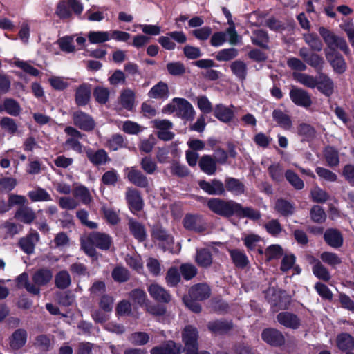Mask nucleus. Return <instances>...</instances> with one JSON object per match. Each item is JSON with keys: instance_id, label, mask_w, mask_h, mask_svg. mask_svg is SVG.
Returning <instances> with one entry per match:
<instances>
[{"instance_id": "1", "label": "nucleus", "mask_w": 354, "mask_h": 354, "mask_svg": "<svg viewBox=\"0 0 354 354\" xmlns=\"http://www.w3.org/2000/svg\"><path fill=\"white\" fill-rule=\"evenodd\" d=\"M82 248L84 252L91 257H97L95 248L102 250H108L112 244L111 237L105 233L93 232L84 239L82 240Z\"/></svg>"}, {"instance_id": "2", "label": "nucleus", "mask_w": 354, "mask_h": 354, "mask_svg": "<svg viewBox=\"0 0 354 354\" xmlns=\"http://www.w3.org/2000/svg\"><path fill=\"white\" fill-rule=\"evenodd\" d=\"M237 204L234 201L219 198H210L207 203L208 208L212 212L227 218L236 215Z\"/></svg>"}, {"instance_id": "3", "label": "nucleus", "mask_w": 354, "mask_h": 354, "mask_svg": "<svg viewBox=\"0 0 354 354\" xmlns=\"http://www.w3.org/2000/svg\"><path fill=\"white\" fill-rule=\"evenodd\" d=\"M319 33L328 46V48L325 49V50H336V48H339L346 55L349 53V48L346 41L342 37L335 35L324 27L319 28Z\"/></svg>"}, {"instance_id": "4", "label": "nucleus", "mask_w": 354, "mask_h": 354, "mask_svg": "<svg viewBox=\"0 0 354 354\" xmlns=\"http://www.w3.org/2000/svg\"><path fill=\"white\" fill-rule=\"evenodd\" d=\"M319 33L328 46V48L325 49V50H336V48H339L346 55L349 53V48L346 41L342 37L335 35L324 27L319 28Z\"/></svg>"}, {"instance_id": "5", "label": "nucleus", "mask_w": 354, "mask_h": 354, "mask_svg": "<svg viewBox=\"0 0 354 354\" xmlns=\"http://www.w3.org/2000/svg\"><path fill=\"white\" fill-rule=\"evenodd\" d=\"M198 331L192 326H187L183 332L185 354H196L198 351Z\"/></svg>"}, {"instance_id": "6", "label": "nucleus", "mask_w": 354, "mask_h": 354, "mask_svg": "<svg viewBox=\"0 0 354 354\" xmlns=\"http://www.w3.org/2000/svg\"><path fill=\"white\" fill-rule=\"evenodd\" d=\"M151 122L153 127L158 130L156 136L160 140L169 141L174 138L175 134L170 131L173 127V123L171 121L158 119Z\"/></svg>"}, {"instance_id": "7", "label": "nucleus", "mask_w": 354, "mask_h": 354, "mask_svg": "<svg viewBox=\"0 0 354 354\" xmlns=\"http://www.w3.org/2000/svg\"><path fill=\"white\" fill-rule=\"evenodd\" d=\"M72 118L73 124L84 131H92L95 127V122L93 118L82 111H75L72 115Z\"/></svg>"}, {"instance_id": "8", "label": "nucleus", "mask_w": 354, "mask_h": 354, "mask_svg": "<svg viewBox=\"0 0 354 354\" xmlns=\"http://www.w3.org/2000/svg\"><path fill=\"white\" fill-rule=\"evenodd\" d=\"M183 226L188 230L203 232L207 228V223L203 218L198 214H187L183 221Z\"/></svg>"}, {"instance_id": "9", "label": "nucleus", "mask_w": 354, "mask_h": 354, "mask_svg": "<svg viewBox=\"0 0 354 354\" xmlns=\"http://www.w3.org/2000/svg\"><path fill=\"white\" fill-rule=\"evenodd\" d=\"M324 52L327 61L336 73L342 74L346 71L347 64L343 57L337 50H324Z\"/></svg>"}, {"instance_id": "10", "label": "nucleus", "mask_w": 354, "mask_h": 354, "mask_svg": "<svg viewBox=\"0 0 354 354\" xmlns=\"http://www.w3.org/2000/svg\"><path fill=\"white\" fill-rule=\"evenodd\" d=\"M299 55L307 64L314 68L316 71H319L323 68L324 64V59L319 55L310 52L307 48H301L299 51Z\"/></svg>"}, {"instance_id": "11", "label": "nucleus", "mask_w": 354, "mask_h": 354, "mask_svg": "<svg viewBox=\"0 0 354 354\" xmlns=\"http://www.w3.org/2000/svg\"><path fill=\"white\" fill-rule=\"evenodd\" d=\"M173 102L176 104V115L186 120H192L194 118L195 111L192 105L185 99L175 97Z\"/></svg>"}, {"instance_id": "12", "label": "nucleus", "mask_w": 354, "mask_h": 354, "mask_svg": "<svg viewBox=\"0 0 354 354\" xmlns=\"http://www.w3.org/2000/svg\"><path fill=\"white\" fill-rule=\"evenodd\" d=\"M40 237L37 232L30 230L28 234L19 240L20 248L26 254H32L37 243L39 241Z\"/></svg>"}, {"instance_id": "13", "label": "nucleus", "mask_w": 354, "mask_h": 354, "mask_svg": "<svg viewBox=\"0 0 354 354\" xmlns=\"http://www.w3.org/2000/svg\"><path fill=\"white\" fill-rule=\"evenodd\" d=\"M64 131L69 136L65 142V145L79 153H82V145L78 139L82 138L83 135L72 127H66Z\"/></svg>"}, {"instance_id": "14", "label": "nucleus", "mask_w": 354, "mask_h": 354, "mask_svg": "<svg viewBox=\"0 0 354 354\" xmlns=\"http://www.w3.org/2000/svg\"><path fill=\"white\" fill-rule=\"evenodd\" d=\"M261 337L266 343L274 346H280L285 344V337L283 333L275 328L263 330Z\"/></svg>"}, {"instance_id": "15", "label": "nucleus", "mask_w": 354, "mask_h": 354, "mask_svg": "<svg viewBox=\"0 0 354 354\" xmlns=\"http://www.w3.org/2000/svg\"><path fill=\"white\" fill-rule=\"evenodd\" d=\"M199 187L209 195H225V189L224 184L216 179H214L210 182L205 180H200L198 182Z\"/></svg>"}, {"instance_id": "16", "label": "nucleus", "mask_w": 354, "mask_h": 354, "mask_svg": "<svg viewBox=\"0 0 354 354\" xmlns=\"http://www.w3.org/2000/svg\"><path fill=\"white\" fill-rule=\"evenodd\" d=\"M127 179L136 187L147 188L149 187V180L147 177L139 169L135 167L127 169Z\"/></svg>"}, {"instance_id": "17", "label": "nucleus", "mask_w": 354, "mask_h": 354, "mask_svg": "<svg viewBox=\"0 0 354 354\" xmlns=\"http://www.w3.org/2000/svg\"><path fill=\"white\" fill-rule=\"evenodd\" d=\"M85 153L88 160L95 166L103 165L110 161L108 153L103 149L95 151L88 148L85 149Z\"/></svg>"}, {"instance_id": "18", "label": "nucleus", "mask_w": 354, "mask_h": 354, "mask_svg": "<svg viewBox=\"0 0 354 354\" xmlns=\"http://www.w3.org/2000/svg\"><path fill=\"white\" fill-rule=\"evenodd\" d=\"M290 97L298 106L308 107L312 104L308 93L301 88H292L290 91Z\"/></svg>"}, {"instance_id": "19", "label": "nucleus", "mask_w": 354, "mask_h": 354, "mask_svg": "<svg viewBox=\"0 0 354 354\" xmlns=\"http://www.w3.org/2000/svg\"><path fill=\"white\" fill-rule=\"evenodd\" d=\"M234 106H226L224 104H216L214 108V115L220 121L224 123H229L234 118Z\"/></svg>"}, {"instance_id": "20", "label": "nucleus", "mask_w": 354, "mask_h": 354, "mask_svg": "<svg viewBox=\"0 0 354 354\" xmlns=\"http://www.w3.org/2000/svg\"><path fill=\"white\" fill-rule=\"evenodd\" d=\"M277 322L286 328L297 329L300 326L299 317L290 312H281L277 315Z\"/></svg>"}, {"instance_id": "21", "label": "nucleus", "mask_w": 354, "mask_h": 354, "mask_svg": "<svg viewBox=\"0 0 354 354\" xmlns=\"http://www.w3.org/2000/svg\"><path fill=\"white\" fill-rule=\"evenodd\" d=\"M211 290L206 283L196 284L189 290V297L194 300L203 301L210 297Z\"/></svg>"}, {"instance_id": "22", "label": "nucleus", "mask_w": 354, "mask_h": 354, "mask_svg": "<svg viewBox=\"0 0 354 354\" xmlns=\"http://www.w3.org/2000/svg\"><path fill=\"white\" fill-rule=\"evenodd\" d=\"M27 332L25 329L19 328L14 331L9 337V345L14 351L21 348L26 343Z\"/></svg>"}, {"instance_id": "23", "label": "nucleus", "mask_w": 354, "mask_h": 354, "mask_svg": "<svg viewBox=\"0 0 354 354\" xmlns=\"http://www.w3.org/2000/svg\"><path fill=\"white\" fill-rule=\"evenodd\" d=\"M317 88L324 95L329 97L334 92V82L327 75L319 73L317 77Z\"/></svg>"}, {"instance_id": "24", "label": "nucleus", "mask_w": 354, "mask_h": 354, "mask_svg": "<svg viewBox=\"0 0 354 354\" xmlns=\"http://www.w3.org/2000/svg\"><path fill=\"white\" fill-rule=\"evenodd\" d=\"M148 292L150 296L158 302L168 303L171 300L170 294L158 284H151L148 288Z\"/></svg>"}, {"instance_id": "25", "label": "nucleus", "mask_w": 354, "mask_h": 354, "mask_svg": "<svg viewBox=\"0 0 354 354\" xmlns=\"http://www.w3.org/2000/svg\"><path fill=\"white\" fill-rule=\"evenodd\" d=\"M180 352L181 346L173 341H168L159 346L153 347L150 351L151 354H180Z\"/></svg>"}, {"instance_id": "26", "label": "nucleus", "mask_w": 354, "mask_h": 354, "mask_svg": "<svg viewBox=\"0 0 354 354\" xmlns=\"http://www.w3.org/2000/svg\"><path fill=\"white\" fill-rule=\"evenodd\" d=\"M126 198L132 210L140 211L143 206V201L139 191L129 188L126 192Z\"/></svg>"}, {"instance_id": "27", "label": "nucleus", "mask_w": 354, "mask_h": 354, "mask_svg": "<svg viewBox=\"0 0 354 354\" xmlns=\"http://www.w3.org/2000/svg\"><path fill=\"white\" fill-rule=\"evenodd\" d=\"M207 328L215 334H224L233 328V324L230 321L215 320L208 322Z\"/></svg>"}, {"instance_id": "28", "label": "nucleus", "mask_w": 354, "mask_h": 354, "mask_svg": "<svg viewBox=\"0 0 354 354\" xmlns=\"http://www.w3.org/2000/svg\"><path fill=\"white\" fill-rule=\"evenodd\" d=\"M91 86L86 84L80 85L75 90V100L78 106L86 105L91 98Z\"/></svg>"}, {"instance_id": "29", "label": "nucleus", "mask_w": 354, "mask_h": 354, "mask_svg": "<svg viewBox=\"0 0 354 354\" xmlns=\"http://www.w3.org/2000/svg\"><path fill=\"white\" fill-rule=\"evenodd\" d=\"M194 259L198 266L204 268L210 267L213 262L212 254L207 248L197 249Z\"/></svg>"}, {"instance_id": "30", "label": "nucleus", "mask_w": 354, "mask_h": 354, "mask_svg": "<svg viewBox=\"0 0 354 354\" xmlns=\"http://www.w3.org/2000/svg\"><path fill=\"white\" fill-rule=\"evenodd\" d=\"M337 347L342 351H349L354 349V337L347 333H342L336 337Z\"/></svg>"}, {"instance_id": "31", "label": "nucleus", "mask_w": 354, "mask_h": 354, "mask_svg": "<svg viewBox=\"0 0 354 354\" xmlns=\"http://www.w3.org/2000/svg\"><path fill=\"white\" fill-rule=\"evenodd\" d=\"M325 241L331 247L337 248L343 244V237L341 233L335 229H328L324 234Z\"/></svg>"}, {"instance_id": "32", "label": "nucleus", "mask_w": 354, "mask_h": 354, "mask_svg": "<svg viewBox=\"0 0 354 354\" xmlns=\"http://www.w3.org/2000/svg\"><path fill=\"white\" fill-rule=\"evenodd\" d=\"M15 218L24 223L30 224L36 218V214L32 208L22 206L16 211Z\"/></svg>"}, {"instance_id": "33", "label": "nucleus", "mask_w": 354, "mask_h": 354, "mask_svg": "<svg viewBox=\"0 0 354 354\" xmlns=\"http://www.w3.org/2000/svg\"><path fill=\"white\" fill-rule=\"evenodd\" d=\"M53 278L52 271L46 268L37 270L32 276V280L38 286L48 284Z\"/></svg>"}, {"instance_id": "34", "label": "nucleus", "mask_w": 354, "mask_h": 354, "mask_svg": "<svg viewBox=\"0 0 354 354\" xmlns=\"http://www.w3.org/2000/svg\"><path fill=\"white\" fill-rule=\"evenodd\" d=\"M198 165L200 169L208 175L214 174L217 169L215 159L209 155L203 156L199 160Z\"/></svg>"}, {"instance_id": "35", "label": "nucleus", "mask_w": 354, "mask_h": 354, "mask_svg": "<svg viewBox=\"0 0 354 354\" xmlns=\"http://www.w3.org/2000/svg\"><path fill=\"white\" fill-rule=\"evenodd\" d=\"M230 67L233 75L240 81L245 80L248 75V66L243 61L240 59L234 61Z\"/></svg>"}, {"instance_id": "36", "label": "nucleus", "mask_w": 354, "mask_h": 354, "mask_svg": "<svg viewBox=\"0 0 354 354\" xmlns=\"http://www.w3.org/2000/svg\"><path fill=\"white\" fill-rule=\"evenodd\" d=\"M226 189L234 195H241L245 192V185L239 179L228 177L225 180Z\"/></svg>"}, {"instance_id": "37", "label": "nucleus", "mask_w": 354, "mask_h": 354, "mask_svg": "<svg viewBox=\"0 0 354 354\" xmlns=\"http://www.w3.org/2000/svg\"><path fill=\"white\" fill-rule=\"evenodd\" d=\"M236 215L241 218H248L253 221H258L261 216L259 211L250 207H244L240 203L237 204Z\"/></svg>"}, {"instance_id": "38", "label": "nucleus", "mask_w": 354, "mask_h": 354, "mask_svg": "<svg viewBox=\"0 0 354 354\" xmlns=\"http://www.w3.org/2000/svg\"><path fill=\"white\" fill-rule=\"evenodd\" d=\"M274 209L282 216H288L294 214L295 207L290 201L280 198L276 201Z\"/></svg>"}, {"instance_id": "39", "label": "nucleus", "mask_w": 354, "mask_h": 354, "mask_svg": "<svg viewBox=\"0 0 354 354\" xmlns=\"http://www.w3.org/2000/svg\"><path fill=\"white\" fill-rule=\"evenodd\" d=\"M148 95L151 98L167 99L169 97L167 84L162 82H160L151 88L149 91Z\"/></svg>"}, {"instance_id": "40", "label": "nucleus", "mask_w": 354, "mask_h": 354, "mask_svg": "<svg viewBox=\"0 0 354 354\" xmlns=\"http://www.w3.org/2000/svg\"><path fill=\"white\" fill-rule=\"evenodd\" d=\"M274 120L284 129H290L292 127L290 117L280 109H274L272 112Z\"/></svg>"}, {"instance_id": "41", "label": "nucleus", "mask_w": 354, "mask_h": 354, "mask_svg": "<svg viewBox=\"0 0 354 354\" xmlns=\"http://www.w3.org/2000/svg\"><path fill=\"white\" fill-rule=\"evenodd\" d=\"M73 196L80 199L84 205H88L92 201V196L87 187L83 185H79L74 188L73 191Z\"/></svg>"}, {"instance_id": "42", "label": "nucleus", "mask_w": 354, "mask_h": 354, "mask_svg": "<svg viewBox=\"0 0 354 354\" xmlns=\"http://www.w3.org/2000/svg\"><path fill=\"white\" fill-rule=\"evenodd\" d=\"M129 227L131 234L139 241H143L146 239V231L143 225L133 220H129Z\"/></svg>"}, {"instance_id": "43", "label": "nucleus", "mask_w": 354, "mask_h": 354, "mask_svg": "<svg viewBox=\"0 0 354 354\" xmlns=\"http://www.w3.org/2000/svg\"><path fill=\"white\" fill-rule=\"evenodd\" d=\"M251 40L253 44L268 49L267 44L269 41V36L267 32L263 30H256L252 32Z\"/></svg>"}, {"instance_id": "44", "label": "nucleus", "mask_w": 354, "mask_h": 354, "mask_svg": "<svg viewBox=\"0 0 354 354\" xmlns=\"http://www.w3.org/2000/svg\"><path fill=\"white\" fill-rule=\"evenodd\" d=\"M134 100L135 93L132 90L127 88L121 92L120 101L123 108L131 110L134 106Z\"/></svg>"}, {"instance_id": "45", "label": "nucleus", "mask_w": 354, "mask_h": 354, "mask_svg": "<svg viewBox=\"0 0 354 354\" xmlns=\"http://www.w3.org/2000/svg\"><path fill=\"white\" fill-rule=\"evenodd\" d=\"M230 254L236 267L244 268L248 265V259L243 252L239 250H232L230 251Z\"/></svg>"}, {"instance_id": "46", "label": "nucleus", "mask_w": 354, "mask_h": 354, "mask_svg": "<svg viewBox=\"0 0 354 354\" xmlns=\"http://www.w3.org/2000/svg\"><path fill=\"white\" fill-rule=\"evenodd\" d=\"M55 283L59 289H66L71 284V278L68 271L61 270L55 276Z\"/></svg>"}, {"instance_id": "47", "label": "nucleus", "mask_w": 354, "mask_h": 354, "mask_svg": "<svg viewBox=\"0 0 354 354\" xmlns=\"http://www.w3.org/2000/svg\"><path fill=\"white\" fill-rule=\"evenodd\" d=\"M324 158L329 167H336L339 163L338 151L333 147L328 146L324 151Z\"/></svg>"}, {"instance_id": "48", "label": "nucleus", "mask_w": 354, "mask_h": 354, "mask_svg": "<svg viewBox=\"0 0 354 354\" xmlns=\"http://www.w3.org/2000/svg\"><path fill=\"white\" fill-rule=\"evenodd\" d=\"M152 236L163 244L170 245L173 243V237L167 231L160 226H155L152 231Z\"/></svg>"}, {"instance_id": "49", "label": "nucleus", "mask_w": 354, "mask_h": 354, "mask_svg": "<svg viewBox=\"0 0 354 354\" xmlns=\"http://www.w3.org/2000/svg\"><path fill=\"white\" fill-rule=\"evenodd\" d=\"M3 111H5L9 115L17 116L20 114L21 109L19 104L12 98H6L2 106Z\"/></svg>"}, {"instance_id": "50", "label": "nucleus", "mask_w": 354, "mask_h": 354, "mask_svg": "<svg viewBox=\"0 0 354 354\" xmlns=\"http://www.w3.org/2000/svg\"><path fill=\"white\" fill-rule=\"evenodd\" d=\"M303 38L312 50L320 52L322 50V42L316 34L306 33L303 35Z\"/></svg>"}, {"instance_id": "51", "label": "nucleus", "mask_w": 354, "mask_h": 354, "mask_svg": "<svg viewBox=\"0 0 354 354\" xmlns=\"http://www.w3.org/2000/svg\"><path fill=\"white\" fill-rule=\"evenodd\" d=\"M87 37L91 44H97L109 41L111 35L105 31H91L88 33Z\"/></svg>"}, {"instance_id": "52", "label": "nucleus", "mask_w": 354, "mask_h": 354, "mask_svg": "<svg viewBox=\"0 0 354 354\" xmlns=\"http://www.w3.org/2000/svg\"><path fill=\"white\" fill-rule=\"evenodd\" d=\"M295 79L305 86L310 88L317 87V77L305 73H293Z\"/></svg>"}, {"instance_id": "53", "label": "nucleus", "mask_w": 354, "mask_h": 354, "mask_svg": "<svg viewBox=\"0 0 354 354\" xmlns=\"http://www.w3.org/2000/svg\"><path fill=\"white\" fill-rule=\"evenodd\" d=\"M104 218L111 225H116L120 221L118 214L111 207L103 205L101 207Z\"/></svg>"}, {"instance_id": "54", "label": "nucleus", "mask_w": 354, "mask_h": 354, "mask_svg": "<svg viewBox=\"0 0 354 354\" xmlns=\"http://www.w3.org/2000/svg\"><path fill=\"white\" fill-rule=\"evenodd\" d=\"M28 196L34 202L50 201L52 200L50 195L42 188H37L29 192Z\"/></svg>"}, {"instance_id": "55", "label": "nucleus", "mask_w": 354, "mask_h": 354, "mask_svg": "<svg viewBox=\"0 0 354 354\" xmlns=\"http://www.w3.org/2000/svg\"><path fill=\"white\" fill-rule=\"evenodd\" d=\"M179 271L180 275L185 280H191L198 273V270L195 266L192 263H183L180 266Z\"/></svg>"}, {"instance_id": "56", "label": "nucleus", "mask_w": 354, "mask_h": 354, "mask_svg": "<svg viewBox=\"0 0 354 354\" xmlns=\"http://www.w3.org/2000/svg\"><path fill=\"white\" fill-rule=\"evenodd\" d=\"M1 229L4 233L5 238L13 237L17 234L21 229V225H17L16 223L6 221L1 225Z\"/></svg>"}, {"instance_id": "57", "label": "nucleus", "mask_w": 354, "mask_h": 354, "mask_svg": "<svg viewBox=\"0 0 354 354\" xmlns=\"http://www.w3.org/2000/svg\"><path fill=\"white\" fill-rule=\"evenodd\" d=\"M129 298L133 303L142 306L145 304L147 296L142 289L135 288L129 292Z\"/></svg>"}, {"instance_id": "58", "label": "nucleus", "mask_w": 354, "mask_h": 354, "mask_svg": "<svg viewBox=\"0 0 354 354\" xmlns=\"http://www.w3.org/2000/svg\"><path fill=\"white\" fill-rule=\"evenodd\" d=\"M285 177L295 189L301 190L304 187V181L292 171L287 170L285 173Z\"/></svg>"}, {"instance_id": "59", "label": "nucleus", "mask_w": 354, "mask_h": 354, "mask_svg": "<svg viewBox=\"0 0 354 354\" xmlns=\"http://www.w3.org/2000/svg\"><path fill=\"white\" fill-rule=\"evenodd\" d=\"M312 270L314 275L320 280L328 281L331 278L328 270L322 263L313 266Z\"/></svg>"}, {"instance_id": "60", "label": "nucleus", "mask_w": 354, "mask_h": 354, "mask_svg": "<svg viewBox=\"0 0 354 354\" xmlns=\"http://www.w3.org/2000/svg\"><path fill=\"white\" fill-rule=\"evenodd\" d=\"M114 281L123 283L129 279L130 274L127 269L124 267L118 266L113 269L111 273Z\"/></svg>"}, {"instance_id": "61", "label": "nucleus", "mask_w": 354, "mask_h": 354, "mask_svg": "<svg viewBox=\"0 0 354 354\" xmlns=\"http://www.w3.org/2000/svg\"><path fill=\"white\" fill-rule=\"evenodd\" d=\"M57 44L60 49L66 53H70L75 51V47L73 45V37L66 36L59 38Z\"/></svg>"}, {"instance_id": "62", "label": "nucleus", "mask_w": 354, "mask_h": 354, "mask_svg": "<svg viewBox=\"0 0 354 354\" xmlns=\"http://www.w3.org/2000/svg\"><path fill=\"white\" fill-rule=\"evenodd\" d=\"M165 280L167 283L171 287L176 286L180 281V274L179 270L176 267L170 268L166 274Z\"/></svg>"}, {"instance_id": "63", "label": "nucleus", "mask_w": 354, "mask_h": 354, "mask_svg": "<svg viewBox=\"0 0 354 354\" xmlns=\"http://www.w3.org/2000/svg\"><path fill=\"white\" fill-rule=\"evenodd\" d=\"M0 127L10 134L17 132L18 126L14 119L9 117H3L0 120Z\"/></svg>"}, {"instance_id": "64", "label": "nucleus", "mask_w": 354, "mask_h": 354, "mask_svg": "<svg viewBox=\"0 0 354 354\" xmlns=\"http://www.w3.org/2000/svg\"><path fill=\"white\" fill-rule=\"evenodd\" d=\"M298 133L307 140H312L316 137V130L310 124L301 123L298 127Z\"/></svg>"}]
</instances>
